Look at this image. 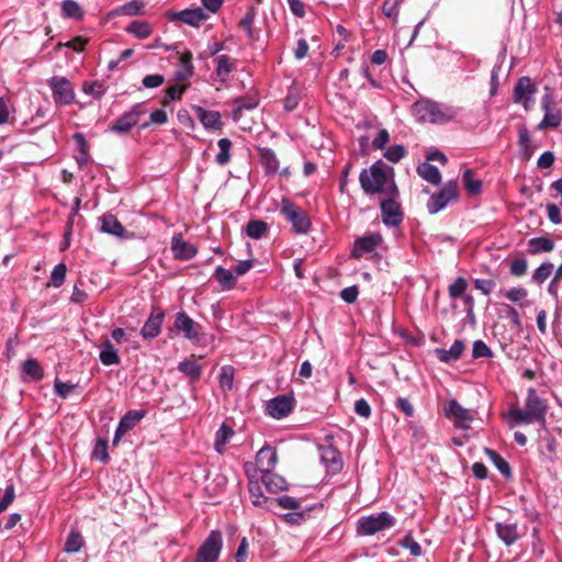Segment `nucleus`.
Wrapping results in <instances>:
<instances>
[{"label": "nucleus", "instance_id": "f257e3e1", "mask_svg": "<svg viewBox=\"0 0 562 562\" xmlns=\"http://www.w3.org/2000/svg\"><path fill=\"white\" fill-rule=\"evenodd\" d=\"M359 182L366 194L400 195L393 177V168L382 160L375 161L369 169H363L360 172Z\"/></svg>", "mask_w": 562, "mask_h": 562}, {"label": "nucleus", "instance_id": "f03ea898", "mask_svg": "<svg viewBox=\"0 0 562 562\" xmlns=\"http://www.w3.org/2000/svg\"><path fill=\"white\" fill-rule=\"evenodd\" d=\"M412 112L419 122L446 124L457 117L459 109L453 105L423 99L413 104Z\"/></svg>", "mask_w": 562, "mask_h": 562}, {"label": "nucleus", "instance_id": "7ed1b4c3", "mask_svg": "<svg viewBox=\"0 0 562 562\" xmlns=\"http://www.w3.org/2000/svg\"><path fill=\"white\" fill-rule=\"evenodd\" d=\"M396 519L387 512L361 517L357 522V532L361 536H373L379 531L392 528Z\"/></svg>", "mask_w": 562, "mask_h": 562}, {"label": "nucleus", "instance_id": "20e7f679", "mask_svg": "<svg viewBox=\"0 0 562 562\" xmlns=\"http://www.w3.org/2000/svg\"><path fill=\"white\" fill-rule=\"evenodd\" d=\"M280 212L292 224V228L296 234H305L311 227V221L307 214L297 205L288 199L281 201Z\"/></svg>", "mask_w": 562, "mask_h": 562}, {"label": "nucleus", "instance_id": "39448f33", "mask_svg": "<svg viewBox=\"0 0 562 562\" xmlns=\"http://www.w3.org/2000/svg\"><path fill=\"white\" fill-rule=\"evenodd\" d=\"M278 462V454L276 449L271 447L261 448L256 456V465L262 472V482L267 488H272V479L274 469Z\"/></svg>", "mask_w": 562, "mask_h": 562}, {"label": "nucleus", "instance_id": "423d86ee", "mask_svg": "<svg viewBox=\"0 0 562 562\" xmlns=\"http://www.w3.org/2000/svg\"><path fill=\"white\" fill-rule=\"evenodd\" d=\"M458 199L457 181H448L438 193H434L428 203L427 209L430 214H436L445 209L450 202Z\"/></svg>", "mask_w": 562, "mask_h": 562}, {"label": "nucleus", "instance_id": "0eeeda50", "mask_svg": "<svg viewBox=\"0 0 562 562\" xmlns=\"http://www.w3.org/2000/svg\"><path fill=\"white\" fill-rule=\"evenodd\" d=\"M222 533L212 530L198 550L195 562H215L222 550Z\"/></svg>", "mask_w": 562, "mask_h": 562}, {"label": "nucleus", "instance_id": "6e6552de", "mask_svg": "<svg viewBox=\"0 0 562 562\" xmlns=\"http://www.w3.org/2000/svg\"><path fill=\"white\" fill-rule=\"evenodd\" d=\"M47 82L56 104L67 105L75 101V90L67 78L54 76Z\"/></svg>", "mask_w": 562, "mask_h": 562}, {"label": "nucleus", "instance_id": "1a4fd4ad", "mask_svg": "<svg viewBox=\"0 0 562 562\" xmlns=\"http://www.w3.org/2000/svg\"><path fill=\"white\" fill-rule=\"evenodd\" d=\"M146 113L143 103H137L127 112H124L112 125L109 131L116 134H125L130 132L138 122L142 115Z\"/></svg>", "mask_w": 562, "mask_h": 562}, {"label": "nucleus", "instance_id": "9d476101", "mask_svg": "<svg viewBox=\"0 0 562 562\" xmlns=\"http://www.w3.org/2000/svg\"><path fill=\"white\" fill-rule=\"evenodd\" d=\"M445 415L453 419L454 426L461 429H469L473 422L471 412L461 406L457 400H449L445 404Z\"/></svg>", "mask_w": 562, "mask_h": 562}, {"label": "nucleus", "instance_id": "9b49d317", "mask_svg": "<svg viewBox=\"0 0 562 562\" xmlns=\"http://www.w3.org/2000/svg\"><path fill=\"white\" fill-rule=\"evenodd\" d=\"M537 92V86L529 77H521L514 87V102H522L525 110L529 111L533 103V95Z\"/></svg>", "mask_w": 562, "mask_h": 562}, {"label": "nucleus", "instance_id": "f8f14e48", "mask_svg": "<svg viewBox=\"0 0 562 562\" xmlns=\"http://www.w3.org/2000/svg\"><path fill=\"white\" fill-rule=\"evenodd\" d=\"M398 196L384 195L381 199L380 207L382 213V221L387 226H397L403 220L401 206L396 201Z\"/></svg>", "mask_w": 562, "mask_h": 562}, {"label": "nucleus", "instance_id": "ddd939ff", "mask_svg": "<svg viewBox=\"0 0 562 562\" xmlns=\"http://www.w3.org/2000/svg\"><path fill=\"white\" fill-rule=\"evenodd\" d=\"M294 406V398L291 395H279L267 403L266 411L268 415L280 419L288 416Z\"/></svg>", "mask_w": 562, "mask_h": 562}, {"label": "nucleus", "instance_id": "4468645a", "mask_svg": "<svg viewBox=\"0 0 562 562\" xmlns=\"http://www.w3.org/2000/svg\"><path fill=\"white\" fill-rule=\"evenodd\" d=\"M383 238L379 233H370L356 239L351 256L361 258L367 254H371L382 243Z\"/></svg>", "mask_w": 562, "mask_h": 562}, {"label": "nucleus", "instance_id": "2eb2a0df", "mask_svg": "<svg viewBox=\"0 0 562 562\" xmlns=\"http://www.w3.org/2000/svg\"><path fill=\"white\" fill-rule=\"evenodd\" d=\"M145 416V411H130L127 412L120 420L115 435L113 438V446H117L121 441V438L131 429H133L137 423H139Z\"/></svg>", "mask_w": 562, "mask_h": 562}, {"label": "nucleus", "instance_id": "dca6fc26", "mask_svg": "<svg viewBox=\"0 0 562 562\" xmlns=\"http://www.w3.org/2000/svg\"><path fill=\"white\" fill-rule=\"evenodd\" d=\"M168 18L170 21H181L191 26H200L209 15L202 8L186 9L180 12H169Z\"/></svg>", "mask_w": 562, "mask_h": 562}, {"label": "nucleus", "instance_id": "f3484780", "mask_svg": "<svg viewBox=\"0 0 562 562\" xmlns=\"http://www.w3.org/2000/svg\"><path fill=\"white\" fill-rule=\"evenodd\" d=\"M175 327L189 340H198L201 331V326L184 312L177 313Z\"/></svg>", "mask_w": 562, "mask_h": 562}, {"label": "nucleus", "instance_id": "a211bd4d", "mask_svg": "<svg viewBox=\"0 0 562 562\" xmlns=\"http://www.w3.org/2000/svg\"><path fill=\"white\" fill-rule=\"evenodd\" d=\"M164 317V312L159 307H154L140 330V335L145 339H153L157 337L161 331Z\"/></svg>", "mask_w": 562, "mask_h": 562}, {"label": "nucleus", "instance_id": "6ab92c4d", "mask_svg": "<svg viewBox=\"0 0 562 562\" xmlns=\"http://www.w3.org/2000/svg\"><path fill=\"white\" fill-rule=\"evenodd\" d=\"M322 462L326 465L329 472L336 473L342 468V460L337 449L331 446H324L319 448Z\"/></svg>", "mask_w": 562, "mask_h": 562}, {"label": "nucleus", "instance_id": "aec40b11", "mask_svg": "<svg viewBox=\"0 0 562 562\" xmlns=\"http://www.w3.org/2000/svg\"><path fill=\"white\" fill-rule=\"evenodd\" d=\"M101 232L127 239L132 236V234H128L127 231L124 228V226L119 222V220L112 215L108 214L102 216L101 218Z\"/></svg>", "mask_w": 562, "mask_h": 562}, {"label": "nucleus", "instance_id": "412c9836", "mask_svg": "<svg viewBox=\"0 0 562 562\" xmlns=\"http://www.w3.org/2000/svg\"><path fill=\"white\" fill-rule=\"evenodd\" d=\"M193 110L205 128L220 130L222 127L223 123L221 120L220 112L209 111L203 109L202 106H194Z\"/></svg>", "mask_w": 562, "mask_h": 562}, {"label": "nucleus", "instance_id": "4be33fe9", "mask_svg": "<svg viewBox=\"0 0 562 562\" xmlns=\"http://www.w3.org/2000/svg\"><path fill=\"white\" fill-rule=\"evenodd\" d=\"M171 248L175 257L181 260L192 259L196 254L194 246L184 241L180 236L172 238Z\"/></svg>", "mask_w": 562, "mask_h": 562}, {"label": "nucleus", "instance_id": "5701e85b", "mask_svg": "<svg viewBox=\"0 0 562 562\" xmlns=\"http://www.w3.org/2000/svg\"><path fill=\"white\" fill-rule=\"evenodd\" d=\"M526 408L535 416V418L543 419L547 406L539 398L533 389H529L526 398Z\"/></svg>", "mask_w": 562, "mask_h": 562}, {"label": "nucleus", "instance_id": "b1692460", "mask_svg": "<svg viewBox=\"0 0 562 562\" xmlns=\"http://www.w3.org/2000/svg\"><path fill=\"white\" fill-rule=\"evenodd\" d=\"M518 146H519V157L527 161L531 158L535 151V146L530 139L529 132L526 127H521L518 133Z\"/></svg>", "mask_w": 562, "mask_h": 562}, {"label": "nucleus", "instance_id": "393cba45", "mask_svg": "<svg viewBox=\"0 0 562 562\" xmlns=\"http://www.w3.org/2000/svg\"><path fill=\"white\" fill-rule=\"evenodd\" d=\"M463 350V341L456 340L449 349H436V355L441 362H451L460 359Z\"/></svg>", "mask_w": 562, "mask_h": 562}, {"label": "nucleus", "instance_id": "a878e982", "mask_svg": "<svg viewBox=\"0 0 562 562\" xmlns=\"http://www.w3.org/2000/svg\"><path fill=\"white\" fill-rule=\"evenodd\" d=\"M497 536L506 544L510 546L518 539L517 525L516 524H502L495 525Z\"/></svg>", "mask_w": 562, "mask_h": 562}, {"label": "nucleus", "instance_id": "bb28decb", "mask_svg": "<svg viewBox=\"0 0 562 562\" xmlns=\"http://www.w3.org/2000/svg\"><path fill=\"white\" fill-rule=\"evenodd\" d=\"M99 358L104 366L119 364L121 361L117 350L113 347L110 340H105L101 345Z\"/></svg>", "mask_w": 562, "mask_h": 562}, {"label": "nucleus", "instance_id": "cd10ccee", "mask_svg": "<svg viewBox=\"0 0 562 562\" xmlns=\"http://www.w3.org/2000/svg\"><path fill=\"white\" fill-rule=\"evenodd\" d=\"M22 371L32 381H40L44 378V370L34 358H29L23 362Z\"/></svg>", "mask_w": 562, "mask_h": 562}, {"label": "nucleus", "instance_id": "c85d7f7f", "mask_svg": "<svg viewBox=\"0 0 562 562\" xmlns=\"http://www.w3.org/2000/svg\"><path fill=\"white\" fill-rule=\"evenodd\" d=\"M417 173L427 182L432 184H439L441 181V175L437 167L423 162L417 167Z\"/></svg>", "mask_w": 562, "mask_h": 562}, {"label": "nucleus", "instance_id": "c756f323", "mask_svg": "<svg viewBox=\"0 0 562 562\" xmlns=\"http://www.w3.org/2000/svg\"><path fill=\"white\" fill-rule=\"evenodd\" d=\"M178 370L192 381H198L202 374L201 366L194 359H186L178 366Z\"/></svg>", "mask_w": 562, "mask_h": 562}, {"label": "nucleus", "instance_id": "7c9ffc66", "mask_svg": "<svg viewBox=\"0 0 562 562\" xmlns=\"http://www.w3.org/2000/svg\"><path fill=\"white\" fill-rule=\"evenodd\" d=\"M216 64V75L221 81H225L231 71L234 69L235 63L227 55H221L214 59Z\"/></svg>", "mask_w": 562, "mask_h": 562}, {"label": "nucleus", "instance_id": "2f4dec72", "mask_svg": "<svg viewBox=\"0 0 562 562\" xmlns=\"http://www.w3.org/2000/svg\"><path fill=\"white\" fill-rule=\"evenodd\" d=\"M126 32L135 35L137 38L145 40L151 35L153 29L146 21H133L127 25Z\"/></svg>", "mask_w": 562, "mask_h": 562}, {"label": "nucleus", "instance_id": "473e14b6", "mask_svg": "<svg viewBox=\"0 0 562 562\" xmlns=\"http://www.w3.org/2000/svg\"><path fill=\"white\" fill-rule=\"evenodd\" d=\"M554 248V243L548 237H535L529 240V252H550Z\"/></svg>", "mask_w": 562, "mask_h": 562}, {"label": "nucleus", "instance_id": "72a5a7b5", "mask_svg": "<svg viewBox=\"0 0 562 562\" xmlns=\"http://www.w3.org/2000/svg\"><path fill=\"white\" fill-rule=\"evenodd\" d=\"M214 277L224 290H231L236 284V277L231 270L217 267Z\"/></svg>", "mask_w": 562, "mask_h": 562}, {"label": "nucleus", "instance_id": "f704fd0d", "mask_svg": "<svg viewBox=\"0 0 562 562\" xmlns=\"http://www.w3.org/2000/svg\"><path fill=\"white\" fill-rule=\"evenodd\" d=\"M268 232V224L261 220L249 221L246 226V234L250 238L259 239Z\"/></svg>", "mask_w": 562, "mask_h": 562}, {"label": "nucleus", "instance_id": "c9c22d12", "mask_svg": "<svg viewBox=\"0 0 562 562\" xmlns=\"http://www.w3.org/2000/svg\"><path fill=\"white\" fill-rule=\"evenodd\" d=\"M485 453L505 477H509L512 475L510 467L503 457L492 449H485Z\"/></svg>", "mask_w": 562, "mask_h": 562}, {"label": "nucleus", "instance_id": "e433bc0d", "mask_svg": "<svg viewBox=\"0 0 562 562\" xmlns=\"http://www.w3.org/2000/svg\"><path fill=\"white\" fill-rule=\"evenodd\" d=\"M562 115L559 110H549L548 112H544V116L542 121L538 124V130H544L548 127H558L561 123Z\"/></svg>", "mask_w": 562, "mask_h": 562}, {"label": "nucleus", "instance_id": "4c0bfd02", "mask_svg": "<svg viewBox=\"0 0 562 562\" xmlns=\"http://www.w3.org/2000/svg\"><path fill=\"white\" fill-rule=\"evenodd\" d=\"M234 435V430L223 424L220 429L216 431L215 434V442H214V446H215V449L217 452L222 453L223 452V448L224 446L227 443V441L229 440V438Z\"/></svg>", "mask_w": 562, "mask_h": 562}, {"label": "nucleus", "instance_id": "58836bf2", "mask_svg": "<svg viewBox=\"0 0 562 562\" xmlns=\"http://www.w3.org/2000/svg\"><path fill=\"white\" fill-rule=\"evenodd\" d=\"M235 376V369L232 366H224L221 368L218 382L224 392L233 389Z\"/></svg>", "mask_w": 562, "mask_h": 562}, {"label": "nucleus", "instance_id": "ea45409f", "mask_svg": "<svg viewBox=\"0 0 562 562\" xmlns=\"http://www.w3.org/2000/svg\"><path fill=\"white\" fill-rule=\"evenodd\" d=\"M217 146L220 148V151L216 155L215 160L218 165L225 166L231 160L232 142L228 138H221L217 142Z\"/></svg>", "mask_w": 562, "mask_h": 562}, {"label": "nucleus", "instance_id": "a19ab883", "mask_svg": "<svg viewBox=\"0 0 562 562\" xmlns=\"http://www.w3.org/2000/svg\"><path fill=\"white\" fill-rule=\"evenodd\" d=\"M235 103L236 108L233 110L234 121H238L240 119L244 110H252L258 105V101L255 98H239Z\"/></svg>", "mask_w": 562, "mask_h": 562}, {"label": "nucleus", "instance_id": "79ce46f5", "mask_svg": "<svg viewBox=\"0 0 562 562\" xmlns=\"http://www.w3.org/2000/svg\"><path fill=\"white\" fill-rule=\"evenodd\" d=\"M192 54L190 52H186L180 57L181 70L178 71V78L180 80H186L193 75V65L191 63Z\"/></svg>", "mask_w": 562, "mask_h": 562}, {"label": "nucleus", "instance_id": "37998d69", "mask_svg": "<svg viewBox=\"0 0 562 562\" xmlns=\"http://www.w3.org/2000/svg\"><path fill=\"white\" fill-rule=\"evenodd\" d=\"M85 541L79 532L70 531L65 542V551L68 553H75L80 551Z\"/></svg>", "mask_w": 562, "mask_h": 562}, {"label": "nucleus", "instance_id": "c03bdc74", "mask_svg": "<svg viewBox=\"0 0 562 562\" xmlns=\"http://www.w3.org/2000/svg\"><path fill=\"white\" fill-rule=\"evenodd\" d=\"M463 182L469 193L477 194L481 192L482 181L473 178V171L471 169H467L463 172Z\"/></svg>", "mask_w": 562, "mask_h": 562}, {"label": "nucleus", "instance_id": "a18cd8bd", "mask_svg": "<svg viewBox=\"0 0 562 562\" xmlns=\"http://www.w3.org/2000/svg\"><path fill=\"white\" fill-rule=\"evenodd\" d=\"M400 546L404 549H407L413 557H420L423 553L422 547L419 543L412 537V533L408 532L401 541Z\"/></svg>", "mask_w": 562, "mask_h": 562}, {"label": "nucleus", "instance_id": "49530a36", "mask_svg": "<svg viewBox=\"0 0 562 562\" xmlns=\"http://www.w3.org/2000/svg\"><path fill=\"white\" fill-rule=\"evenodd\" d=\"M553 265L551 262H544L540 265L532 274V280L541 284L543 283L552 273Z\"/></svg>", "mask_w": 562, "mask_h": 562}, {"label": "nucleus", "instance_id": "de8ad7c7", "mask_svg": "<svg viewBox=\"0 0 562 562\" xmlns=\"http://www.w3.org/2000/svg\"><path fill=\"white\" fill-rule=\"evenodd\" d=\"M67 267L65 263H58L52 271L50 283L55 288H59L66 278Z\"/></svg>", "mask_w": 562, "mask_h": 562}, {"label": "nucleus", "instance_id": "09e8293b", "mask_svg": "<svg viewBox=\"0 0 562 562\" xmlns=\"http://www.w3.org/2000/svg\"><path fill=\"white\" fill-rule=\"evenodd\" d=\"M256 14V8L251 7L239 23V25L246 31L249 38L254 37L252 23L255 21Z\"/></svg>", "mask_w": 562, "mask_h": 562}, {"label": "nucleus", "instance_id": "8fccbe9b", "mask_svg": "<svg viewBox=\"0 0 562 562\" xmlns=\"http://www.w3.org/2000/svg\"><path fill=\"white\" fill-rule=\"evenodd\" d=\"M468 282L463 277H459L454 280L452 284L449 285V295L452 299L460 297L467 290Z\"/></svg>", "mask_w": 562, "mask_h": 562}, {"label": "nucleus", "instance_id": "3c124183", "mask_svg": "<svg viewBox=\"0 0 562 562\" xmlns=\"http://www.w3.org/2000/svg\"><path fill=\"white\" fill-rule=\"evenodd\" d=\"M63 11L66 16L72 19H80L82 15L80 5L74 0H65L63 2Z\"/></svg>", "mask_w": 562, "mask_h": 562}, {"label": "nucleus", "instance_id": "603ef678", "mask_svg": "<svg viewBox=\"0 0 562 562\" xmlns=\"http://www.w3.org/2000/svg\"><path fill=\"white\" fill-rule=\"evenodd\" d=\"M143 8H144V3L143 2L133 0V1H130V2L121 5L117 9V13L125 14V15H136V14L140 13Z\"/></svg>", "mask_w": 562, "mask_h": 562}, {"label": "nucleus", "instance_id": "864d4df0", "mask_svg": "<svg viewBox=\"0 0 562 562\" xmlns=\"http://www.w3.org/2000/svg\"><path fill=\"white\" fill-rule=\"evenodd\" d=\"M493 352L491 348L482 340H476L473 344L472 357L473 358H491Z\"/></svg>", "mask_w": 562, "mask_h": 562}, {"label": "nucleus", "instance_id": "5fc2aeb1", "mask_svg": "<svg viewBox=\"0 0 562 562\" xmlns=\"http://www.w3.org/2000/svg\"><path fill=\"white\" fill-rule=\"evenodd\" d=\"M501 294H504L510 302L518 303L528 296V291L525 288L518 286L505 292L501 291Z\"/></svg>", "mask_w": 562, "mask_h": 562}, {"label": "nucleus", "instance_id": "6e6d98bb", "mask_svg": "<svg viewBox=\"0 0 562 562\" xmlns=\"http://www.w3.org/2000/svg\"><path fill=\"white\" fill-rule=\"evenodd\" d=\"M15 490L13 483H9L4 490L3 496L0 498V514L4 512L14 501Z\"/></svg>", "mask_w": 562, "mask_h": 562}, {"label": "nucleus", "instance_id": "4d7b16f0", "mask_svg": "<svg viewBox=\"0 0 562 562\" xmlns=\"http://www.w3.org/2000/svg\"><path fill=\"white\" fill-rule=\"evenodd\" d=\"M272 503L278 504L282 508L292 509V510L300 509V507H301V504L297 499H295L294 497L288 496V495H284V496L273 499L272 502H270V505H272Z\"/></svg>", "mask_w": 562, "mask_h": 562}, {"label": "nucleus", "instance_id": "13d9d810", "mask_svg": "<svg viewBox=\"0 0 562 562\" xmlns=\"http://www.w3.org/2000/svg\"><path fill=\"white\" fill-rule=\"evenodd\" d=\"M77 387L76 384L66 383L59 380H55L54 391L55 394L61 398H67L69 394Z\"/></svg>", "mask_w": 562, "mask_h": 562}, {"label": "nucleus", "instance_id": "bf43d9fd", "mask_svg": "<svg viewBox=\"0 0 562 562\" xmlns=\"http://www.w3.org/2000/svg\"><path fill=\"white\" fill-rule=\"evenodd\" d=\"M405 155V148L402 145L391 146L386 149L384 157L391 162H398Z\"/></svg>", "mask_w": 562, "mask_h": 562}, {"label": "nucleus", "instance_id": "052dcab7", "mask_svg": "<svg viewBox=\"0 0 562 562\" xmlns=\"http://www.w3.org/2000/svg\"><path fill=\"white\" fill-rule=\"evenodd\" d=\"M93 454L95 458H98L101 462L105 463L109 460L108 454V441L104 439H98L94 449Z\"/></svg>", "mask_w": 562, "mask_h": 562}, {"label": "nucleus", "instance_id": "680f3d73", "mask_svg": "<svg viewBox=\"0 0 562 562\" xmlns=\"http://www.w3.org/2000/svg\"><path fill=\"white\" fill-rule=\"evenodd\" d=\"M168 120L167 112L162 109L155 110L149 115V122L142 125L143 128L148 127L150 124H165Z\"/></svg>", "mask_w": 562, "mask_h": 562}, {"label": "nucleus", "instance_id": "e2e57ef3", "mask_svg": "<svg viewBox=\"0 0 562 562\" xmlns=\"http://www.w3.org/2000/svg\"><path fill=\"white\" fill-rule=\"evenodd\" d=\"M83 92L92 95L95 99H100L105 93V88L102 83L94 81L91 83H85Z\"/></svg>", "mask_w": 562, "mask_h": 562}, {"label": "nucleus", "instance_id": "0e129e2a", "mask_svg": "<svg viewBox=\"0 0 562 562\" xmlns=\"http://www.w3.org/2000/svg\"><path fill=\"white\" fill-rule=\"evenodd\" d=\"M249 494H250L251 503L255 506H261L262 504L269 502V499L262 495V493L260 491V486L257 484L249 485Z\"/></svg>", "mask_w": 562, "mask_h": 562}, {"label": "nucleus", "instance_id": "69168bd1", "mask_svg": "<svg viewBox=\"0 0 562 562\" xmlns=\"http://www.w3.org/2000/svg\"><path fill=\"white\" fill-rule=\"evenodd\" d=\"M513 418L518 423L529 424L533 420H539L535 418V416L526 408V409H515L512 412Z\"/></svg>", "mask_w": 562, "mask_h": 562}, {"label": "nucleus", "instance_id": "338daca9", "mask_svg": "<svg viewBox=\"0 0 562 562\" xmlns=\"http://www.w3.org/2000/svg\"><path fill=\"white\" fill-rule=\"evenodd\" d=\"M496 283L490 279H476L474 280L475 289L480 290L484 295H488L495 288Z\"/></svg>", "mask_w": 562, "mask_h": 562}, {"label": "nucleus", "instance_id": "774afa93", "mask_svg": "<svg viewBox=\"0 0 562 562\" xmlns=\"http://www.w3.org/2000/svg\"><path fill=\"white\" fill-rule=\"evenodd\" d=\"M249 543L246 537L241 538L237 551L235 553L236 562H245L248 555Z\"/></svg>", "mask_w": 562, "mask_h": 562}]
</instances>
